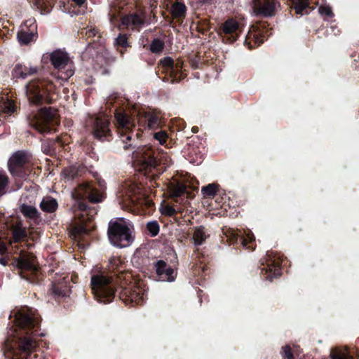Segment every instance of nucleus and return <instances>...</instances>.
<instances>
[{
  "label": "nucleus",
  "instance_id": "2eb2a0df",
  "mask_svg": "<svg viewBox=\"0 0 359 359\" xmlns=\"http://www.w3.org/2000/svg\"><path fill=\"white\" fill-rule=\"evenodd\" d=\"M156 272L158 278L163 281H173L175 280V271L167 264L159 260L155 264Z\"/></svg>",
  "mask_w": 359,
  "mask_h": 359
},
{
  "label": "nucleus",
  "instance_id": "c85d7f7f",
  "mask_svg": "<svg viewBox=\"0 0 359 359\" xmlns=\"http://www.w3.org/2000/svg\"><path fill=\"white\" fill-rule=\"evenodd\" d=\"M279 263L275 261L271 263L267 264V267L264 269L266 273H269L266 278L267 279H272L273 277H278L280 275V269L278 268Z\"/></svg>",
  "mask_w": 359,
  "mask_h": 359
},
{
  "label": "nucleus",
  "instance_id": "f3484780",
  "mask_svg": "<svg viewBox=\"0 0 359 359\" xmlns=\"http://www.w3.org/2000/svg\"><path fill=\"white\" fill-rule=\"evenodd\" d=\"M38 72V67L31 65L18 64L12 71V76L17 79H26L28 76L35 74Z\"/></svg>",
  "mask_w": 359,
  "mask_h": 359
},
{
  "label": "nucleus",
  "instance_id": "c03bdc74",
  "mask_svg": "<svg viewBox=\"0 0 359 359\" xmlns=\"http://www.w3.org/2000/svg\"><path fill=\"white\" fill-rule=\"evenodd\" d=\"M79 210L82 212L81 214L76 213V215L81 218V222H84L86 219L84 218L85 214L87 213V205L83 203H79L78 205Z\"/></svg>",
  "mask_w": 359,
  "mask_h": 359
},
{
  "label": "nucleus",
  "instance_id": "1a4fd4ad",
  "mask_svg": "<svg viewBox=\"0 0 359 359\" xmlns=\"http://www.w3.org/2000/svg\"><path fill=\"white\" fill-rule=\"evenodd\" d=\"M140 165V170L145 172H150L156 165V161L154 158L153 151L147 148H143L135 156Z\"/></svg>",
  "mask_w": 359,
  "mask_h": 359
},
{
  "label": "nucleus",
  "instance_id": "6e6d98bb",
  "mask_svg": "<svg viewBox=\"0 0 359 359\" xmlns=\"http://www.w3.org/2000/svg\"><path fill=\"white\" fill-rule=\"evenodd\" d=\"M147 203H148L149 206H151L152 205V202L151 201H147Z\"/></svg>",
  "mask_w": 359,
  "mask_h": 359
},
{
  "label": "nucleus",
  "instance_id": "4d7b16f0",
  "mask_svg": "<svg viewBox=\"0 0 359 359\" xmlns=\"http://www.w3.org/2000/svg\"><path fill=\"white\" fill-rule=\"evenodd\" d=\"M90 33H93V34H94V31H93V30H90Z\"/></svg>",
  "mask_w": 359,
  "mask_h": 359
},
{
  "label": "nucleus",
  "instance_id": "412c9836",
  "mask_svg": "<svg viewBox=\"0 0 359 359\" xmlns=\"http://www.w3.org/2000/svg\"><path fill=\"white\" fill-rule=\"evenodd\" d=\"M20 351L22 358H27L29 353L34 351L37 346L36 340L31 337H24L20 343Z\"/></svg>",
  "mask_w": 359,
  "mask_h": 359
},
{
  "label": "nucleus",
  "instance_id": "39448f33",
  "mask_svg": "<svg viewBox=\"0 0 359 359\" xmlns=\"http://www.w3.org/2000/svg\"><path fill=\"white\" fill-rule=\"evenodd\" d=\"M116 124L119 130L120 137L123 144L124 149H128L132 144H128L126 141H130L132 135L128 132L134 127V123L132 119L125 113L116 111L115 113Z\"/></svg>",
  "mask_w": 359,
  "mask_h": 359
},
{
  "label": "nucleus",
  "instance_id": "a878e982",
  "mask_svg": "<svg viewBox=\"0 0 359 359\" xmlns=\"http://www.w3.org/2000/svg\"><path fill=\"white\" fill-rule=\"evenodd\" d=\"M208 237L204 227L199 226L195 229L193 234V240L195 245H201Z\"/></svg>",
  "mask_w": 359,
  "mask_h": 359
},
{
  "label": "nucleus",
  "instance_id": "58836bf2",
  "mask_svg": "<svg viewBox=\"0 0 359 359\" xmlns=\"http://www.w3.org/2000/svg\"><path fill=\"white\" fill-rule=\"evenodd\" d=\"M254 39L255 43L257 46L262 43L264 41V36L261 34L259 32L256 33H250L248 36V39Z\"/></svg>",
  "mask_w": 359,
  "mask_h": 359
},
{
  "label": "nucleus",
  "instance_id": "49530a36",
  "mask_svg": "<svg viewBox=\"0 0 359 359\" xmlns=\"http://www.w3.org/2000/svg\"><path fill=\"white\" fill-rule=\"evenodd\" d=\"M254 240H255V237H254L253 234H252L251 233H248L246 234L245 238H241L242 245L244 247L248 248V244L251 243Z\"/></svg>",
  "mask_w": 359,
  "mask_h": 359
},
{
  "label": "nucleus",
  "instance_id": "37998d69",
  "mask_svg": "<svg viewBox=\"0 0 359 359\" xmlns=\"http://www.w3.org/2000/svg\"><path fill=\"white\" fill-rule=\"evenodd\" d=\"M161 63L162 64V65L163 67H169L171 69V72L172 73L174 71V61L170 57H166L165 58H163L161 61Z\"/></svg>",
  "mask_w": 359,
  "mask_h": 359
},
{
  "label": "nucleus",
  "instance_id": "ea45409f",
  "mask_svg": "<svg viewBox=\"0 0 359 359\" xmlns=\"http://www.w3.org/2000/svg\"><path fill=\"white\" fill-rule=\"evenodd\" d=\"M147 229L151 233L152 236H155L159 231V226L156 222H148Z\"/></svg>",
  "mask_w": 359,
  "mask_h": 359
},
{
  "label": "nucleus",
  "instance_id": "f03ea898",
  "mask_svg": "<svg viewBox=\"0 0 359 359\" xmlns=\"http://www.w3.org/2000/svg\"><path fill=\"white\" fill-rule=\"evenodd\" d=\"M91 287L93 293L98 302L106 304L113 300L115 286L110 278L104 275L93 276Z\"/></svg>",
  "mask_w": 359,
  "mask_h": 359
},
{
  "label": "nucleus",
  "instance_id": "8fccbe9b",
  "mask_svg": "<svg viewBox=\"0 0 359 359\" xmlns=\"http://www.w3.org/2000/svg\"><path fill=\"white\" fill-rule=\"evenodd\" d=\"M74 232L77 235L82 234V233H87L88 229L84 226H79L75 227Z\"/></svg>",
  "mask_w": 359,
  "mask_h": 359
},
{
  "label": "nucleus",
  "instance_id": "bb28decb",
  "mask_svg": "<svg viewBox=\"0 0 359 359\" xmlns=\"http://www.w3.org/2000/svg\"><path fill=\"white\" fill-rule=\"evenodd\" d=\"M330 356L332 359H353L346 347L335 348L332 349Z\"/></svg>",
  "mask_w": 359,
  "mask_h": 359
},
{
  "label": "nucleus",
  "instance_id": "f704fd0d",
  "mask_svg": "<svg viewBox=\"0 0 359 359\" xmlns=\"http://www.w3.org/2000/svg\"><path fill=\"white\" fill-rule=\"evenodd\" d=\"M34 34L32 32H27L25 31H20L18 34V39L21 44H28L29 42L33 41Z\"/></svg>",
  "mask_w": 359,
  "mask_h": 359
},
{
  "label": "nucleus",
  "instance_id": "0eeeda50",
  "mask_svg": "<svg viewBox=\"0 0 359 359\" xmlns=\"http://www.w3.org/2000/svg\"><path fill=\"white\" fill-rule=\"evenodd\" d=\"M280 3L278 0H253L252 8L255 15L271 17L275 15Z\"/></svg>",
  "mask_w": 359,
  "mask_h": 359
},
{
  "label": "nucleus",
  "instance_id": "7c9ffc66",
  "mask_svg": "<svg viewBox=\"0 0 359 359\" xmlns=\"http://www.w3.org/2000/svg\"><path fill=\"white\" fill-rule=\"evenodd\" d=\"M186 187L182 184H172L170 187V194L171 198H177L185 193Z\"/></svg>",
  "mask_w": 359,
  "mask_h": 359
},
{
  "label": "nucleus",
  "instance_id": "09e8293b",
  "mask_svg": "<svg viewBox=\"0 0 359 359\" xmlns=\"http://www.w3.org/2000/svg\"><path fill=\"white\" fill-rule=\"evenodd\" d=\"M162 212L166 215L172 216L175 213V210L172 207L167 205L163 208Z\"/></svg>",
  "mask_w": 359,
  "mask_h": 359
},
{
  "label": "nucleus",
  "instance_id": "f257e3e1",
  "mask_svg": "<svg viewBox=\"0 0 359 359\" xmlns=\"http://www.w3.org/2000/svg\"><path fill=\"white\" fill-rule=\"evenodd\" d=\"M30 124L42 134L55 131L59 124L57 111L50 107L41 109L36 114L33 115Z\"/></svg>",
  "mask_w": 359,
  "mask_h": 359
},
{
  "label": "nucleus",
  "instance_id": "de8ad7c7",
  "mask_svg": "<svg viewBox=\"0 0 359 359\" xmlns=\"http://www.w3.org/2000/svg\"><path fill=\"white\" fill-rule=\"evenodd\" d=\"M283 359H293V355L291 351V348L289 346H285L283 348Z\"/></svg>",
  "mask_w": 359,
  "mask_h": 359
},
{
  "label": "nucleus",
  "instance_id": "4468645a",
  "mask_svg": "<svg viewBox=\"0 0 359 359\" xmlns=\"http://www.w3.org/2000/svg\"><path fill=\"white\" fill-rule=\"evenodd\" d=\"M26 95L31 104H39L42 100V94L38 81L29 82L26 86Z\"/></svg>",
  "mask_w": 359,
  "mask_h": 359
},
{
  "label": "nucleus",
  "instance_id": "473e14b6",
  "mask_svg": "<svg viewBox=\"0 0 359 359\" xmlns=\"http://www.w3.org/2000/svg\"><path fill=\"white\" fill-rule=\"evenodd\" d=\"M238 22L233 19L226 20L223 25V31L226 34L234 33L238 29Z\"/></svg>",
  "mask_w": 359,
  "mask_h": 359
},
{
  "label": "nucleus",
  "instance_id": "aec40b11",
  "mask_svg": "<svg viewBox=\"0 0 359 359\" xmlns=\"http://www.w3.org/2000/svg\"><path fill=\"white\" fill-rule=\"evenodd\" d=\"M122 25L128 29L139 31L144 25V20L139 15L132 14L122 18Z\"/></svg>",
  "mask_w": 359,
  "mask_h": 359
},
{
  "label": "nucleus",
  "instance_id": "a19ab883",
  "mask_svg": "<svg viewBox=\"0 0 359 359\" xmlns=\"http://www.w3.org/2000/svg\"><path fill=\"white\" fill-rule=\"evenodd\" d=\"M154 137L156 140L161 144H163L165 143L166 140L168 138V135L165 131H160L154 134Z\"/></svg>",
  "mask_w": 359,
  "mask_h": 359
},
{
  "label": "nucleus",
  "instance_id": "e433bc0d",
  "mask_svg": "<svg viewBox=\"0 0 359 359\" xmlns=\"http://www.w3.org/2000/svg\"><path fill=\"white\" fill-rule=\"evenodd\" d=\"M8 184V177L5 172L0 171V197L2 196L5 193V189Z\"/></svg>",
  "mask_w": 359,
  "mask_h": 359
},
{
  "label": "nucleus",
  "instance_id": "7ed1b4c3",
  "mask_svg": "<svg viewBox=\"0 0 359 359\" xmlns=\"http://www.w3.org/2000/svg\"><path fill=\"white\" fill-rule=\"evenodd\" d=\"M108 236L111 243L119 248L127 247L132 241L130 231L123 221L110 222Z\"/></svg>",
  "mask_w": 359,
  "mask_h": 359
},
{
  "label": "nucleus",
  "instance_id": "423d86ee",
  "mask_svg": "<svg viewBox=\"0 0 359 359\" xmlns=\"http://www.w3.org/2000/svg\"><path fill=\"white\" fill-rule=\"evenodd\" d=\"M13 265L21 270L20 276L22 278H27L23 271L35 273L38 268L35 256L32 253L21 252L20 256L14 259Z\"/></svg>",
  "mask_w": 359,
  "mask_h": 359
},
{
  "label": "nucleus",
  "instance_id": "864d4df0",
  "mask_svg": "<svg viewBox=\"0 0 359 359\" xmlns=\"http://www.w3.org/2000/svg\"><path fill=\"white\" fill-rule=\"evenodd\" d=\"M116 12V7H114V8H112L111 9L109 15H111L112 18H115Z\"/></svg>",
  "mask_w": 359,
  "mask_h": 359
},
{
  "label": "nucleus",
  "instance_id": "cd10ccee",
  "mask_svg": "<svg viewBox=\"0 0 359 359\" xmlns=\"http://www.w3.org/2000/svg\"><path fill=\"white\" fill-rule=\"evenodd\" d=\"M13 241L20 242L27 237L26 229L22 227L20 224L13 226Z\"/></svg>",
  "mask_w": 359,
  "mask_h": 359
},
{
  "label": "nucleus",
  "instance_id": "9b49d317",
  "mask_svg": "<svg viewBox=\"0 0 359 359\" xmlns=\"http://www.w3.org/2000/svg\"><path fill=\"white\" fill-rule=\"evenodd\" d=\"M27 155L22 151L15 153L9 159L8 167L13 175H20L22 167L27 162Z\"/></svg>",
  "mask_w": 359,
  "mask_h": 359
},
{
  "label": "nucleus",
  "instance_id": "4c0bfd02",
  "mask_svg": "<svg viewBox=\"0 0 359 359\" xmlns=\"http://www.w3.org/2000/svg\"><path fill=\"white\" fill-rule=\"evenodd\" d=\"M318 12L321 15L325 16L327 18H330L334 16L332 10L329 6H320L318 8Z\"/></svg>",
  "mask_w": 359,
  "mask_h": 359
},
{
  "label": "nucleus",
  "instance_id": "4be33fe9",
  "mask_svg": "<svg viewBox=\"0 0 359 359\" xmlns=\"http://www.w3.org/2000/svg\"><path fill=\"white\" fill-rule=\"evenodd\" d=\"M21 213L27 218L34 221L41 220V214L36 207L27 204H22L20 206Z\"/></svg>",
  "mask_w": 359,
  "mask_h": 359
},
{
  "label": "nucleus",
  "instance_id": "603ef678",
  "mask_svg": "<svg viewBox=\"0 0 359 359\" xmlns=\"http://www.w3.org/2000/svg\"><path fill=\"white\" fill-rule=\"evenodd\" d=\"M76 5L81 6H82L85 2L86 0H72Z\"/></svg>",
  "mask_w": 359,
  "mask_h": 359
},
{
  "label": "nucleus",
  "instance_id": "5fc2aeb1",
  "mask_svg": "<svg viewBox=\"0 0 359 359\" xmlns=\"http://www.w3.org/2000/svg\"><path fill=\"white\" fill-rule=\"evenodd\" d=\"M0 264H1L5 266V265H6V261L4 259L1 258L0 259Z\"/></svg>",
  "mask_w": 359,
  "mask_h": 359
},
{
  "label": "nucleus",
  "instance_id": "3c124183",
  "mask_svg": "<svg viewBox=\"0 0 359 359\" xmlns=\"http://www.w3.org/2000/svg\"><path fill=\"white\" fill-rule=\"evenodd\" d=\"M6 252V244L0 241V253L4 254Z\"/></svg>",
  "mask_w": 359,
  "mask_h": 359
},
{
  "label": "nucleus",
  "instance_id": "393cba45",
  "mask_svg": "<svg viewBox=\"0 0 359 359\" xmlns=\"http://www.w3.org/2000/svg\"><path fill=\"white\" fill-rule=\"evenodd\" d=\"M83 169L76 165L65 168L62 171V176L67 180H71L81 175Z\"/></svg>",
  "mask_w": 359,
  "mask_h": 359
},
{
  "label": "nucleus",
  "instance_id": "a18cd8bd",
  "mask_svg": "<svg viewBox=\"0 0 359 359\" xmlns=\"http://www.w3.org/2000/svg\"><path fill=\"white\" fill-rule=\"evenodd\" d=\"M15 109V106L11 102H8L4 104L3 107V111L6 114L13 113Z\"/></svg>",
  "mask_w": 359,
  "mask_h": 359
},
{
  "label": "nucleus",
  "instance_id": "ddd939ff",
  "mask_svg": "<svg viewBox=\"0 0 359 359\" xmlns=\"http://www.w3.org/2000/svg\"><path fill=\"white\" fill-rule=\"evenodd\" d=\"M124 189L126 194V198L123 199L125 203H140V200L142 199L141 188L135 183L128 182L124 185Z\"/></svg>",
  "mask_w": 359,
  "mask_h": 359
},
{
  "label": "nucleus",
  "instance_id": "c9c22d12",
  "mask_svg": "<svg viewBox=\"0 0 359 359\" xmlns=\"http://www.w3.org/2000/svg\"><path fill=\"white\" fill-rule=\"evenodd\" d=\"M164 48V43L159 39H154L150 45V50L154 53H161Z\"/></svg>",
  "mask_w": 359,
  "mask_h": 359
},
{
  "label": "nucleus",
  "instance_id": "79ce46f5",
  "mask_svg": "<svg viewBox=\"0 0 359 359\" xmlns=\"http://www.w3.org/2000/svg\"><path fill=\"white\" fill-rule=\"evenodd\" d=\"M116 43L118 46L121 47H128L129 46L128 43V37L126 34H120L116 39Z\"/></svg>",
  "mask_w": 359,
  "mask_h": 359
},
{
  "label": "nucleus",
  "instance_id": "5701e85b",
  "mask_svg": "<svg viewBox=\"0 0 359 359\" xmlns=\"http://www.w3.org/2000/svg\"><path fill=\"white\" fill-rule=\"evenodd\" d=\"M41 210L47 213H52L56 211L58 203L56 199L50 197H44L39 204Z\"/></svg>",
  "mask_w": 359,
  "mask_h": 359
},
{
  "label": "nucleus",
  "instance_id": "a211bd4d",
  "mask_svg": "<svg viewBox=\"0 0 359 359\" xmlns=\"http://www.w3.org/2000/svg\"><path fill=\"white\" fill-rule=\"evenodd\" d=\"M15 320L17 325L22 328H32L39 323L37 317L34 314L31 316L28 313H18Z\"/></svg>",
  "mask_w": 359,
  "mask_h": 359
},
{
  "label": "nucleus",
  "instance_id": "20e7f679",
  "mask_svg": "<svg viewBox=\"0 0 359 359\" xmlns=\"http://www.w3.org/2000/svg\"><path fill=\"white\" fill-rule=\"evenodd\" d=\"M50 62L55 69L60 72L59 77L61 79L67 80L74 73L73 63L67 53L55 50L50 54Z\"/></svg>",
  "mask_w": 359,
  "mask_h": 359
},
{
  "label": "nucleus",
  "instance_id": "c756f323",
  "mask_svg": "<svg viewBox=\"0 0 359 359\" xmlns=\"http://www.w3.org/2000/svg\"><path fill=\"white\" fill-rule=\"evenodd\" d=\"M34 5L41 14L48 13L52 8V2L50 0H35Z\"/></svg>",
  "mask_w": 359,
  "mask_h": 359
},
{
  "label": "nucleus",
  "instance_id": "f8f14e48",
  "mask_svg": "<svg viewBox=\"0 0 359 359\" xmlns=\"http://www.w3.org/2000/svg\"><path fill=\"white\" fill-rule=\"evenodd\" d=\"M77 194L80 197H87L93 203L102 201V195L90 184L87 182L79 187Z\"/></svg>",
  "mask_w": 359,
  "mask_h": 359
},
{
  "label": "nucleus",
  "instance_id": "72a5a7b5",
  "mask_svg": "<svg viewBox=\"0 0 359 359\" xmlns=\"http://www.w3.org/2000/svg\"><path fill=\"white\" fill-rule=\"evenodd\" d=\"M186 6L184 4L177 2L172 6V13L175 18H181L185 15Z\"/></svg>",
  "mask_w": 359,
  "mask_h": 359
},
{
  "label": "nucleus",
  "instance_id": "6e6552de",
  "mask_svg": "<svg viewBox=\"0 0 359 359\" xmlns=\"http://www.w3.org/2000/svg\"><path fill=\"white\" fill-rule=\"evenodd\" d=\"M144 294V289L138 284L126 288L121 293V299L126 304L130 302L138 304L143 302Z\"/></svg>",
  "mask_w": 359,
  "mask_h": 359
},
{
  "label": "nucleus",
  "instance_id": "6ab92c4d",
  "mask_svg": "<svg viewBox=\"0 0 359 359\" xmlns=\"http://www.w3.org/2000/svg\"><path fill=\"white\" fill-rule=\"evenodd\" d=\"M52 292L58 297H65L69 295L70 292V286L69 280L65 277L55 281L53 284Z\"/></svg>",
  "mask_w": 359,
  "mask_h": 359
},
{
  "label": "nucleus",
  "instance_id": "9d476101",
  "mask_svg": "<svg viewBox=\"0 0 359 359\" xmlns=\"http://www.w3.org/2000/svg\"><path fill=\"white\" fill-rule=\"evenodd\" d=\"M93 135L100 140H107L111 136L109 119L103 116L96 118L93 126Z\"/></svg>",
  "mask_w": 359,
  "mask_h": 359
},
{
  "label": "nucleus",
  "instance_id": "dca6fc26",
  "mask_svg": "<svg viewBox=\"0 0 359 359\" xmlns=\"http://www.w3.org/2000/svg\"><path fill=\"white\" fill-rule=\"evenodd\" d=\"M138 122L140 126L150 130H156L161 126L160 118L154 112H147L143 116H140Z\"/></svg>",
  "mask_w": 359,
  "mask_h": 359
},
{
  "label": "nucleus",
  "instance_id": "2f4dec72",
  "mask_svg": "<svg viewBox=\"0 0 359 359\" xmlns=\"http://www.w3.org/2000/svg\"><path fill=\"white\" fill-rule=\"evenodd\" d=\"M218 186L215 184H209L207 186L203 187L201 193L204 198H212L217 192Z\"/></svg>",
  "mask_w": 359,
  "mask_h": 359
},
{
  "label": "nucleus",
  "instance_id": "b1692460",
  "mask_svg": "<svg viewBox=\"0 0 359 359\" xmlns=\"http://www.w3.org/2000/svg\"><path fill=\"white\" fill-rule=\"evenodd\" d=\"M291 7L295 11L297 14L304 15L309 13L308 0H292Z\"/></svg>",
  "mask_w": 359,
  "mask_h": 359
}]
</instances>
